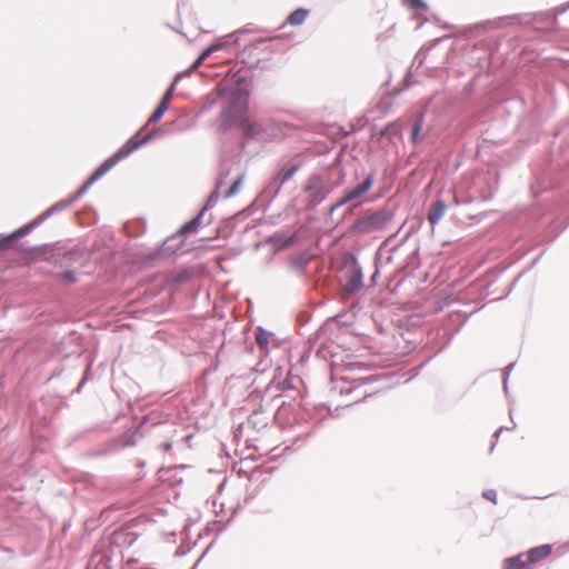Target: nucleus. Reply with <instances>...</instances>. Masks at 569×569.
<instances>
[{"label":"nucleus","mask_w":569,"mask_h":569,"mask_svg":"<svg viewBox=\"0 0 569 569\" xmlns=\"http://www.w3.org/2000/svg\"><path fill=\"white\" fill-rule=\"evenodd\" d=\"M248 103V92L242 90L231 92L220 114V129L224 131L239 126L246 136H254L256 124L247 117Z\"/></svg>","instance_id":"f257e3e1"},{"label":"nucleus","mask_w":569,"mask_h":569,"mask_svg":"<svg viewBox=\"0 0 569 569\" xmlns=\"http://www.w3.org/2000/svg\"><path fill=\"white\" fill-rule=\"evenodd\" d=\"M150 139V136L139 139L137 136L129 139L116 153L106 159L101 166L93 172L89 179V183L98 180L113 168L120 160L130 156Z\"/></svg>","instance_id":"f03ea898"},{"label":"nucleus","mask_w":569,"mask_h":569,"mask_svg":"<svg viewBox=\"0 0 569 569\" xmlns=\"http://www.w3.org/2000/svg\"><path fill=\"white\" fill-rule=\"evenodd\" d=\"M391 220V214L386 210L367 212L357 219L351 230L356 233H371L383 229Z\"/></svg>","instance_id":"7ed1b4c3"},{"label":"nucleus","mask_w":569,"mask_h":569,"mask_svg":"<svg viewBox=\"0 0 569 569\" xmlns=\"http://www.w3.org/2000/svg\"><path fill=\"white\" fill-rule=\"evenodd\" d=\"M373 181V174H369L360 184L347 191L339 201V204H345L366 194L372 187Z\"/></svg>","instance_id":"20e7f679"},{"label":"nucleus","mask_w":569,"mask_h":569,"mask_svg":"<svg viewBox=\"0 0 569 569\" xmlns=\"http://www.w3.org/2000/svg\"><path fill=\"white\" fill-rule=\"evenodd\" d=\"M551 553V546L550 545H542L539 547L531 548L527 553L528 562L529 565H533L547 557H549Z\"/></svg>","instance_id":"39448f33"},{"label":"nucleus","mask_w":569,"mask_h":569,"mask_svg":"<svg viewBox=\"0 0 569 569\" xmlns=\"http://www.w3.org/2000/svg\"><path fill=\"white\" fill-rule=\"evenodd\" d=\"M446 209H447V206H446L445 201L437 200L436 202H433L428 212L429 222L431 224L437 223L442 218Z\"/></svg>","instance_id":"423d86ee"},{"label":"nucleus","mask_w":569,"mask_h":569,"mask_svg":"<svg viewBox=\"0 0 569 569\" xmlns=\"http://www.w3.org/2000/svg\"><path fill=\"white\" fill-rule=\"evenodd\" d=\"M522 555L506 559L503 569H530L529 562L523 561Z\"/></svg>","instance_id":"0eeeda50"},{"label":"nucleus","mask_w":569,"mask_h":569,"mask_svg":"<svg viewBox=\"0 0 569 569\" xmlns=\"http://www.w3.org/2000/svg\"><path fill=\"white\" fill-rule=\"evenodd\" d=\"M309 16V11L306 9H297L295 10L287 19V22L291 26H300L302 24Z\"/></svg>","instance_id":"6e6552de"},{"label":"nucleus","mask_w":569,"mask_h":569,"mask_svg":"<svg viewBox=\"0 0 569 569\" xmlns=\"http://www.w3.org/2000/svg\"><path fill=\"white\" fill-rule=\"evenodd\" d=\"M299 169V166H291L289 168H283L279 171L277 179L279 184L282 186L287 182Z\"/></svg>","instance_id":"1a4fd4ad"},{"label":"nucleus","mask_w":569,"mask_h":569,"mask_svg":"<svg viewBox=\"0 0 569 569\" xmlns=\"http://www.w3.org/2000/svg\"><path fill=\"white\" fill-rule=\"evenodd\" d=\"M26 233L24 229H20L12 234L0 239V249H7L17 238L23 236Z\"/></svg>","instance_id":"9d476101"},{"label":"nucleus","mask_w":569,"mask_h":569,"mask_svg":"<svg viewBox=\"0 0 569 569\" xmlns=\"http://www.w3.org/2000/svg\"><path fill=\"white\" fill-rule=\"evenodd\" d=\"M173 90H174V84H172L167 91L166 93L163 94L160 103H159V107H161L162 109L164 110H168L169 108V103H170V100L172 98V94H173Z\"/></svg>","instance_id":"9b49d317"},{"label":"nucleus","mask_w":569,"mask_h":569,"mask_svg":"<svg viewBox=\"0 0 569 569\" xmlns=\"http://www.w3.org/2000/svg\"><path fill=\"white\" fill-rule=\"evenodd\" d=\"M173 90H174V84H172L167 91L166 93L163 94L160 103H159V107H161L162 109L164 110H168L169 108V103H170V100L172 98V94H173Z\"/></svg>","instance_id":"f8f14e48"},{"label":"nucleus","mask_w":569,"mask_h":569,"mask_svg":"<svg viewBox=\"0 0 569 569\" xmlns=\"http://www.w3.org/2000/svg\"><path fill=\"white\" fill-rule=\"evenodd\" d=\"M242 180H243V174H241L240 177H238V178L236 179V181L231 184V187H230V188H229V190L227 191L226 197H228V198H229V197L234 196V194L238 192V190L240 189V186H241V183H242Z\"/></svg>","instance_id":"ddd939ff"},{"label":"nucleus","mask_w":569,"mask_h":569,"mask_svg":"<svg viewBox=\"0 0 569 569\" xmlns=\"http://www.w3.org/2000/svg\"><path fill=\"white\" fill-rule=\"evenodd\" d=\"M167 110L162 109L161 107H157V109L154 110V112L150 116L149 118V122H158L162 116L164 114Z\"/></svg>","instance_id":"4468645a"},{"label":"nucleus","mask_w":569,"mask_h":569,"mask_svg":"<svg viewBox=\"0 0 569 569\" xmlns=\"http://www.w3.org/2000/svg\"><path fill=\"white\" fill-rule=\"evenodd\" d=\"M482 497L492 503H497V492L493 489H489L482 492Z\"/></svg>","instance_id":"2eb2a0df"},{"label":"nucleus","mask_w":569,"mask_h":569,"mask_svg":"<svg viewBox=\"0 0 569 569\" xmlns=\"http://www.w3.org/2000/svg\"><path fill=\"white\" fill-rule=\"evenodd\" d=\"M218 47L216 46H211L209 48H207L206 50L202 51V53L200 54L202 57V59H207L213 51L217 50Z\"/></svg>","instance_id":"dca6fc26"},{"label":"nucleus","mask_w":569,"mask_h":569,"mask_svg":"<svg viewBox=\"0 0 569 569\" xmlns=\"http://www.w3.org/2000/svg\"><path fill=\"white\" fill-rule=\"evenodd\" d=\"M62 278L68 282H73L76 280L74 273L72 271L63 272Z\"/></svg>","instance_id":"f3484780"},{"label":"nucleus","mask_w":569,"mask_h":569,"mask_svg":"<svg viewBox=\"0 0 569 569\" xmlns=\"http://www.w3.org/2000/svg\"><path fill=\"white\" fill-rule=\"evenodd\" d=\"M203 61H204V59H202V57L199 56L198 59L191 66V70L198 69L203 63Z\"/></svg>","instance_id":"a211bd4d"},{"label":"nucleus","mask_w":569,"mask_h":569,"mask_svg":"<svg viewBox=\"0 0 569 569\" xmlns=\"http://www.w3.org/2000/svg\"><path fill=\"white\" fill-rule=\"evenodd\" d=\"M349 286L350 288L353 290V289H358L360 287V279H352L350 282H349Z\"/></svg>","instance_id":"6ab92c4d"},{"label":"nucleus","mask_w":569,"mask_h":569,"mask_svg":"<svg viewBox=\"0 0 569 569\" xmlns=\"http://www.w3.org/2000/svg\"><path fill=\"white\" fill-rule=\"evenodd\" d=\"M197 224V219L192 220L191 222L183 226L182 231H189L193 228V226Z\"/></svg>","instance_id":"aec40b11"},{"label":"nucleus","mask_w":569,"mask_h":569,"mask_svg":"<svg viewBox=\"0 0 569 569\" xmlns=\"http://www.w3.org/2000/svg\"><path fill=\"white\" fill-rule=\"evenodd\" d=\"M420 129H421L420 124H415L413 126V128H412V139H416V137L418 136Z\"/></svg>","instance_id":"412c9836"},{"label":"nucleus","mask_w":569,"mask_h":569,"mask_svg":"<svg viewBox=\"0 0 569 569\" xmlns=\"http://www.w3.org/2000/svg\"><path fill=\"white\" fill-rule=\"evenodd\" d=\"M412 7L418 9L420 7H423V3L421 0H412Z\"/></svg>","instance_id":"4be33fe9"},{"label":"nucleus","mask_w":569,"mask_h":569,"mask_svg":"<svg viewBox=\"0 0 569 569\" xmlns=\"http://www.w3.org/2000/svg\"><path fill=\"white\" fill-rule=\"evenodd\" d=\"M257 342H258L259 345H262V343H264L266 341H264V339H261L260 337H257Z\"/></svg>","instance_id":"5701e85b"}]
</instances>
